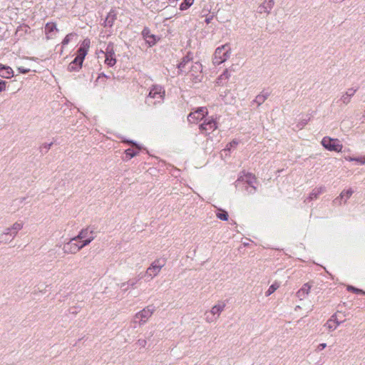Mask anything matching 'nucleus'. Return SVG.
<instances>
[{"instance_id":"obj_1","label":"nucleus","mask_w":365,"mask_h":365,"mask_svg":"<svg viewBox=\"0 0 365 365\" xmlns=\"http://www.w3.org/2000/svg\"><path fill=\"white\" fill-rule=\"evenodd\" d=\"M165 91L164 88L160 85H153L145 98V104L148 106H154L161 103L165 98Z\"/></svg>"},{"instance_id":"obj_2","label":"nucleus","mask_w":365,"mask_h":365,"mask_svg":"<svg viewBox=\"0 0 365 365\" xmlns=\"http://www.w3.org/2000/svg\"><path fill=\"white\" fill-rule=\"evenodd\" d=\"M230 56V47L228 44L217 47L214 53L213 63L220 65L227 61Z\"/></svg>"},{"instance_id":"obj_3","label":"nucleus","mask_w":365,"mask_h":365,"mask_svg":"<svg viewBox=\"0 0 365 365\" xmlns=\"http://www.w3.org/2000/svg\"><path fill=\"white\" fill-rule=\"evenodd\" d=\"M240 181L244 182V187L247 193L253 194L256 192L257 189L254 185L256 182V178L253 175L247 173L244 176H240L237 182L239 183Z\"/></svg>"},{"instance_id":"obj_4","label":"nucleus","mask_w":365,"mask_h":365,"mask_svg":"<svg viewBox=\"0 0 365 365\" xmlns=\"http://www.w3.org/2000/svg\"><path fill=\"white\" fill-rule=\"evenodd\" d=\"M322 146L329 151L341 152L343 145L339 143L336 138H331L328 136L324 137L321 142Z\"/></svg>"},{"instance_id":"obj_5","label":"nucleus","mask_w":365,"mask_h":365,"mask_svg":"<svg viewBox=\"0 0 365 365\" xmlns=\"http://www.w3.org/2000/svg\"><path fill=\"white\" fill-rule=\"evenodd\" d=\"M105 55V63L109 67H113L116 63L115 57L114 43L109 42L105 51H101Z\"/></svg>"},{"instance_id":"obj_6","label":"nucleus","mask_w":365,"mask_h":365,"mask_svg":"<svg viewBox=\"0 0 365 365\" xmlns=\"http://www.w3.org/2000/svg\"><path fill=\"white\" fill-rule=\"evenodd\" d=\"M155 311V307L153 305H148L146 308L138 312L133 320V323H137V319H139L140 324H144L146 320L151 317Z\"/></svg>"},{"instance_id":"obj_7","label":"nucleus","mask_w":365,"mask_h":365,"mask_svg":"<svg viewBox=\"0 0 365 365\" xmlns=\"http://www.w3.org/2000/svg\"><path fill=\"white\" fill-rule=\"evenodd\" d=\"M202 66L200 63L195 62L192 64L189 73L190 74L193 83H197L202 81Z\"/></svg>"},{"instance_id":"obj_8","label":"nucleus","mask_w":365,"mask_h":365,"mask_svg":"<svg viewBox=\"0 0 365 365\" xmlns=\"http://www.w3.org/2000/svg\"><path fill=\"white\" fill-rule=\"evenodd\" d=\"M165 264V262L163 259L155 260L147 269L145 274L150 278H153L160 272V269Z\"/></svg>"},{"instance_id":"obj_9","label":"nucleus","mask_w":365,"mask_h":365,"mask_svg":"<svg viewBox=\"0 0 365 365\" xmlns=\"http://www.w3.org/2000/svg\"><path fill=\"white\" fill-rule=\"evenodd\" d=\"M124 142L135 147V149L134 148H128V149L125 150V151L126 160H128L138 155L139 150H140V147L136 142L131 140H127Z\"/></svg>"},{"instance_id":"obj_10","label":"nucleus","mask_w":365,"mask_h":365,"mask_svg":"<svg viewBox=\"0 0 365 365\" xmlns=\"http://www.w3.org/2000/svg\"><path fill=\"white\" fill-rule=\"evenodd\" d=\"M90 43H91L90 39H88V38L84 39L77 51L78 54H77L76 57H78L80 60H81V62H83L84 58L88 53V51L90 47Z\"/></svg>"},{"instance_id":"obj_11","label":"nucleus","mask_w":365,"mask_h":365,"mask_svg":"<svg viewBox=\"0 0 365 365\" xmlns=\"http://www.w3.org/2000/svg\"><path fill=\"white\" fill-rule=\"evenodd\" d=\"M143 278V275L139 274L138 277L130 279L125 282L118 284L119 287L123 292H126L129 287L133 289L135 288L136 284Z\"/></svg>"},{"instance_id":"obj_12","label":"nucleus","mask_w":365,"mask_h":365,"mask_svg":"<svg viewBox=\"0 0 365 365\" xmlns=\"http://www.w3.org/2000/svg\"><path fill=\"white\" fill-rule=\"evenodd\" d=\"M117 15L118 12L115 9H110L103 21V26L104 27L112 28L114 22L117 19Z\"/></svg>"},{"instance_id":"obj_13","label":"nucleus","mask_w":365,"mask_h":365,"mask_svg":"<svg viewBox=\"0 0 365 365\" xmlns=\"http://www.w3.org/2000/svg\"><path fill=\"white\" fill-rule=\"evenodd\" d=\"M217 128V123L213 119H206L203 123L200 125V130L202 132H212Z\"/></svg>"},{"instance_id":"obj_14","label":"nucleus","mask_w":365,"mask_h":365,"mask_svg":"<svg viewBox=\"0 0 365 365\" xmlns=\"http://www.w3.org/2000/svg\"><path fill=\"white\" fill-rule=\"evenodd\" d=\"M142 36L149 46H154L158 39L157 38L156 36L150 34V29L147 27L143 29L142 31Z\"/></svg>"},{"instance_id":"obj_15","label":"nucleus","mask_w":365,"mask_h":365,"mask_svg":"<svg viewBox=\"0 0 365 365\" xmlns=\"http://www.w3.org/2000/svg\"><path fill=\"white\" fill-rule=\"evenodd\" d=\"M73 238L63 247L64 254H75L80 250L78 243L74 242Z\"/></svg>"},{"instance_id":"obj_16","label":"nucleus","mask_w":365,"mask_h":365,"mask_svg":"<svg viewBox=\"0 0 365 365\" xmlns=\"http://www.w3.org/2000/svg\"><path fill=\"white\" fill-rule=\"evenodd\" d=\"M343 322V320L339 321L336 314H334L331 318L326 322L324 327H326L329 331L335 330L337 327Z\"/></svg>"},{"instance_id":"obj_17","label":"nucleus","mask_w":365,"mask_h":365,"mask_svg":"<svg viewBox=\"0 0 365 365\" xmlns=\"http://www.w3.org/2000/svg\"><path fill=\"white\" fill-rule=\"evenodd\" d=\"M274 5V0H264V1L258 7V12L259 14H269Z\"/></svg>"},{"instance_id":"obj_18","label":"nucleus","mask_w":365,"mask_h":365,"mask_svg":"<svg viewBox=\"0 0 365 365\" xmlns=\"http://www.w3.org/2000/svg\"><path fill=\"white\" fill-rule=\"evenodd\" d=\"M192 54L191 53H187L186 56L182 57L180 62L178 65V75L182 74L184 72L183 69L185 68L186 65L192 60Z\"/></svg>"},{"instance_id":"obj_19","label":"nucleus","mask_w":365,"mask_h":365,"mask_svg":"<svg viewBox=\"0 0 365 365\" xmlns=\"http://www.w3.org/2000/svg\"><path fill=\"white\" fill-rule=\"evenodd\" d=\"M14 76L12 68L9 66L0 63V76L4 78H10Z\"/></svg>"},{"instance_id":"obj_20","label":"nucleus","mask_w":365,"mask_h":365,"mask_svg":"<svg viewBox=\"0 0 365 365\" xmlns=\"http://www.w3.org/2000/svg\"><path fill=\"white\" fill-rule=\"evenodd\" d=\"M83 62L78 57H76L68 65V70L70 72L78 71L82 67Z\"/></svg>"},{"instance_id":"obj_21","label":"nucleus","mask_w":365,"mask_h":365,"mask_svg":"<svg viewBox=\"0 0 365 365\" xmlns=\"http://www.w3.org/2000/svg\"><path fill=\"white\" fill-rule=\"evenodd\" d=\"M207 114V110L205 107L198 108L195 112L190 113L187 116V120L189 122H193L192 120L194 118L195 115H200V117L204 118L205 115Z\"/></svg>"},{"instance_id":"obj_22","label":"nucleus","mask_w":365,"mask_h":365,"mask_svg":"<svg viewBox=\"0 0 365 365\" xmlns=\"http://www.w3.org/2000/svg\"><path fill=\"white\" fill-rule=\"evenodd\" d=\"M311 289V285L309 283L304 284L302 287L297 292V296L299 299H304L309 294Z\"/></svg>"},{"instance_id":"obj_23","label":"nucleus","mask_w":365,"mask_h":365,"mask_svg":"<svg viewBox=\"0 0 365 365\" xmlns=\"http://www.w3.org/2000/svg\"><path fill=\"white\" fill-rule=\"evenodd\" d=\"M91 235H94L93 230H90L88 228L83 229L76 237L73 238V240H77L78 239L86 240Z\"/></svg>"},{"instance_id":"obj_24","label":"nucleus","mask_w":365,"mask_h":365,"mask_svg":"<svg viewBox=\"0 0 365 365\" xmlns=\"http://www.w3.org/2000/svg\"><path fill=\"white\" fill-rule=\"evenodd\" d=\"M225 307V303L222 302H220L212 307L210 314H212L213 317L217 314V317H218L221 312L224 310Z\"/></svg>"},{"instance_id":"obj_25","label":"nucleus","mask_w":365,"mask_h":365,"mask_svg":"<svg viewBox=\"0 0 365 365\" xmlns=\"http://www.w3.org/2000/svg\"><path fill=\"white\" fill-rule=\"evenodd\" d=\"M324 187H317V188H314L312 192L311 193L309 194V197L304 200V202H307V201H312L316 198H317V197L324 192Z\"/></svg>"},{"instance_id":"obj_26","label":"nucleus","mask_w":365,"mask_h":365,"mask_svg":"<svg viewBox=\"0 0 365 365\" xmlns=\"http://www.w3.org/2000/svg\"><path fill=\"white\" fill-rule=\"evenodd\" d=\"M269 92L263 91L260 94L256 96L254 102L259 106L265 101V100L269 97Z\"/></svg>"},{"instance_id":"obj_27","label":"nucleus","mask_w":365,"mask_h":365,"mask_svg":"<svg viewBox=\"0 0 365 365\" xmlns=\"http://www.w3.org/2000/svg\"><path fill=\"white\" fill-rule=\"evenodd\" d=\"M216 216L218 219L223 221H227L229 217L227 212L222 209H218V211L216 212Z\"/></svg>"},{"instance_id":"obj_28","label":"nucleus","mask_w":365,"mask_h":365,"mask_svg":"<svg viewBox=\"0 0 365 365\" xmlns=\"http://www.w3.org/2000/svg\"><path fill=\"white\" fill-rule=\"evenodd\" d=\"M353 193V190L351 188H349L346 190H343L339 195V197L341 199H344V202H346L347 200L352 195Z\"/></svg>"},{"instance_id":"obj_29","label":"nucleus","mask_w":365,"mask_h":365,"mask_svg":"<svg viewBox=\"0 0 365 365\" xmlns=\"http://www.w3.org/2000/svg\"><path fill=\"white\" fill-rule=\"evenodd\" d=\"M54 31H58L56 24L53 22H48L45 26V33L48 34Z\"/></svg>"},{"instance_id":"obj_30","label":"nucleus","mask_w":365,"mask_h":365,"mask_svg":"<svg viewBox=\"0 0 365 365\" xmlns=\"http://www.w3.org/2000/svg\"><path fill=\"white\" fill-rule=\"evenodd\" d=\"M279 286H280V284H279V282H274L271 286H269V287L268 288V289L265 292V295L267 297L271 295L272 293H274L279 287Z\"/></svg>"},{"instance_id":"obj_31","label":"nucleus","mask_w":365,"mask_h":365,"mask_svg":"<svg viewBox=\"0 0 365 365\" xmlns=\"http://www.w3.org/2000/svg\"><path fill=\"white\" fill-rule=\"evenodd\" d=\"M194 0H183L180 4V9L181 11L187 10L193 4Z\"/></svg>"},{"instance_id":"obj_32","label":"nucleus","mask_w":365,"mask_h":365,"mask_svg":"<svg viewBox=\"0 0 365 365\" xmlns=\"http://www.w3.org/2000/svg\"><path fill=\"white\" fill-rule=\"evenodd\" d=\"M345 159L350 162L356 161L361 165H365V157H364V156H360V157H357V158L349 156V157H346Z\"/></svg>"},{"instance_id":"obj_33","label":"nucleus","mask_w":365,"mask_h":365,"mask_svg":"<svg viewBox=\"0 0 365 365\" xmlns=\"http://www.w3.org/2000/svg\"><path fill=\"white\" fill-rule=\"evenodd\" d=\"M351 97L349 94L343 93L341 98L338 100L336 103H339V102H341L344 105H347L351 101Z\"/></svg>"},{"instance_id":"obj_34","label":"nucleus","mask_w":365,"mask_h":365,"mask_svg":"<svg viewBox=\"0 0 365 365\" xmlns=\"http://www.w3.org/2000/svg\"><path fill=\"white\" fill-rule=\"evenodd\" d=\"M95 238V235H91L88 238L84 240L78 244V247H80V250L83 247H86V245H89Z\"/></svg>"},{"instance_id":"obj_35","label":"nucleus","mask_w":365,"mask_h":365,"mask_svg":"<svg viewBox=\"0 0 365 365\" xmlns=\"http://www.w3.org/2000/svg\"><path fill=\"white\" fill-rule=\"evenodd\" d=\"M310 118L306 115L305 118H302L297 125L298 129H302L309 122Z\"/></svg>"},{"instance_id":"obj_36","label":"nucleus","mask_w":365,"mask_h":365,"mask_svg":"<svg viewBox=\"0 0 365 365\" xmlns=\"http://www.w3.org/2000/svg\"><path fill=\"white\" fill-rule=\"evenodd\" d=\"M24 224L21 222H16L11 227V230L16 232H19L23 228Z\"/></svg>"},{"instance_id":"obj_37","label":"nucleus","mask_w":365,"mask_h":365,"mask_svg":"<svg viewBox=\"0 0 365 365\" xmlns=\"http://www.w3.org/2000/svg\"><path fill=\"white\" fill-rule=\"evenodd\" d=\"M76 34H73V33H71V34H67L65 38L63 39L62 42H61V44H62V47L66 46L67 44H68V43L70 42L71 38L73 36H74Z\"/></svg>"},{"instance_id":"obj_38","label":"nucleus","mask_w":365,"mask_h":365,"mask_svg":"<svg viewBox=\"0 0 365 365\" xmlns=\"http://www.w3.org/2000/svg\"><path fill=\"white\" fill-rule=\"evenodd\" d=\"M53 143H44L43 144L41 147H40V152L42 153V154H45L48 152V150L51 148V145H52Z\"/></svg>"},{"instance_id":"obj_39","label":"nucleus","mask_w":365,"mask_h":365,"mask_svg":"<svg viewBox=\"0 0 365 365\" xmlns=\"http://www.w3.org/2000/svg\"><path fill=\"white\" fill-rule=\"evenodd\" d=\"M347 289L349 291H351L354 293H356V294H365V292L363 291L362 289H358V288H356L353 286H349Z\"/></svg>"},{"instance_id":"obj_40","label":"nucleus","mask_w":365,"mask_h":365,"mask_svg":"<svg viewBox=\"0 0 365 365\" xmlns=\"http://www.w3.org/2000/svg\"><path fill=\"white\" fill-rule=\"evenodd\" d=\"M230 71L227 69L225 70L223 73L220 76V79H223L225 81H227L230 77Z\"/></svg>"},{"instance_id":"obj_41","label":"nucleus","mask_w":365,"mask_h":365,"mask_svg":"<svg viewBox=\"0 0 365 365\" xmlns=\"http://www.w3.org/2000/svg\"><path fill=\"white\" fill-rule=\"evenodd\" d=\"M237 145H238V141L237 140H233L227 145L225 150L230 151L232 148H235Z\"/></svg>"},{"instance_id":"obj_42","label":"nucleus","mask_w":365,"mask_h":365,"mask_svg":"<svg viewBox=\"0 0 365 365\" xmlns=\"http://www.w3.org/2000/svg\"><path fill=\"white\" fill-rule=\"evenodd\" d=\"M11 241V237L9 236L4 237L3 232L0 235V242H4V243L6 244V243L10 242Z\"/></svg>"},{"instance_id":"obj_43","label":"nucleus","mask_w":365,"mask_h":365,"mask_svg":"<svg viewBox=\"0 0 365 365\" xmlns=\"http://www.w3.org/2000/svg\"><path fill=\"white\" fill-rule=\"evenodd\" d=\"M357 90H358V88H350L344 93L349 94V96L351 98L355 94V93L357 91Z\"/></svg>"},{"instance_id":"obj_44","label":"nucleus","mask_w":365,"mask_h":365,"mask_svg":"<svg viewBox=\"0 0 365 365\" xmlns=\"http://www.w3.org/2000/svg\"><path fill=\"white\" fill-rule=\"evenodd\" d=\"M18 71H19V73H21L26 74V73H29L31 70H30L29 68H24V67L21 66V67H19V68H18Z\"/></svg>"},{"instance_id":"obj_45","label":"nucleus","mask_w":365,"mask_h":365,"mask_svg":"<svg viewBox=\"0 0 365 365\" xmlns=\"http://www.w3.org/2000/svg\"><path fill=\"white\" fill-rule=\"evenodd\" d=\"M109 78V77H108L107 75H106V74H105V73H100V74L98 75V78H97V79H96V83H98V82H99L100 81H101V79H103V78L106 79V78Z\"/></svg>"},{"instance_id":"obj_46","label":"nucleus","mask_w":365,"mask_h":365,"mask_svg":"<svg viewBox=\"0 0 365 365\" xmlns=\"http://www.w3.org/2000/svg\"><path fill=\"white\" fill-rule=\"evenodd\" d=\"M136 344L140 347H145L147 342L145 339H138Z\"/></svg>"},{"instance_id":"obj_47","label":"nucleus","mask_w":365,"mask_h":365,"mask_svg":"<svg viewBox=\"0 0 365 365\" xmlns=\"http://www.w3.org/2000/svg\"><path fill=\"white\" fill-rule=\"evenodd\" d=\"M6 82L5 81L0 80V92L6 89Z\"/></svg>"},{"instance_id":"obj_48","label":"nucleus","mask_w":365,"mask_h":365,"mask_svg":"<svg viewBox=\"0 0 365 365\" xmlns=\"http://www.w3.org/2000/svg\"><path fill=\"white\" fill-rule=\"evenodd\" d=\"M327 346V344L326 343H322V344H319L317 348V351H322L324 349H325Z\"/></svg>"},{"instance_id":"obj_49","label":"nucleus","mask_w":365,"mask_h":365,"mask_svg":"<svg viewBox=\"0 0 365 365\" xmlns=\"http://www.w3.org/2000/svg\"><path fill=\"white\" fill-rule=\"evenodd\" d=\"M9 231H10V236L9 237H11V240H12L16 236L17 232L13 231L11 227H10V230Z\"/></svg>"},{"instance_id":"obj_50","label":"nucleus","mask_w":365,"mask_h":365,"mask_svg":"<svg viewBox=\"0 0 365 365\" xmlns=\"http://www.w3.org/2000/svg\"><path fill=\"white\" fill-rule=\"evenodd\" d=\"M344 199H341L340 197H337L336 198L334 199V203L335 205H341V200H343Z\"/></svg>"},{"instance_id":"obj_51","label":"nucleus","mask_w":365,"mask_h":365,"mask_svg":"<svg viewBox=\"0 0 365 365\" xmlns=\"http://www.w3.org/2000/svg\"><path fill=\"white\" fill-rule=\"evenodd\" d=\"M224 82H225L223 79H220V76H219L217 79L216 83L218 86H222L224 84Z\"/></svg>"},{"instance_id":"obj_52","label":"nucleus","mask_w":365,"mask_h":365,"mask_svg":"<svg viewBox=\"0 0 365 365\" xmlns=\"http://www.w3.org/2000/svg\"><path fill=\"white\" fill-rule=\"evenodd\" d=\"M10 227H8L6 228L4 232H3L4 233V237H8V236H10Z\"/></svg>"},{"instance_id":"obj_53","label":"nucleus","mask_w":365,"mask_h":365,"mask_svg":"<svg viewBox=\"0 0 365 365\" xmlns=\"http://www.w3.org/2000/svg\"><path fill=\"white\" fill-rule=\"evenodd\" d=\"M203 118L200 117V115H195V117L194 118H192V120H193L192 123H195V120H201Z\"/></svg>"},{"instance_id":"obj_54","label":"nucleus","mask_w":365,"mask_h":365,"mask_svg":"<svg viewBox=\"0 0 365 365\" xmlns=\"http://www.w3.org/2000/svg\"><path fill=\"white\" fill-rule=\"evenodd\" d=\"M212 16H210V17H207V18L205 19V23H206L207 24H210V21H211V20H212Z\"/></svg>"},{"instance_id":"obj_55","label":"nucleus","mask_w":365,"mask_h":365,"mask_svg":"<svg viewBox=\"0 0 365 365\" xmlns=\"http://www.w3.org/2000/svg\"><path fill=\"white\" fill-rule=\"evenodd\" d=\"M98 83H102L103 85L105 84V78L101 79Z\"/></svg>"},{"instance_id":"obj_56","label":"nucleus","mask_w":365,"mask_h":365,"mask_svg":"<svg viewBox=\"0 0 365 365\" xmlns=\"http://www.w3.org/2000/svg\"><path fill=\"white\" fill-rule=\"evenodd\" d=\"M333 2L337 3V2H341L344 0H331Z\"/></svg>"},{"instance_id":"obj_57","label":"nucleus","mask_w":365,"mask_h":365,"mask_svg":"<svg viewBox=\"0 0 365 365\" xmlns=\"http://www.w3.org/2000/svg\"><path fill=\"white\" fill-rule=\"evenodd\" d=\"M207 320L208 322H212V321H214V319H212V318H211V319H210L208 316H207Z\"/></svg>"}]
</instances>
